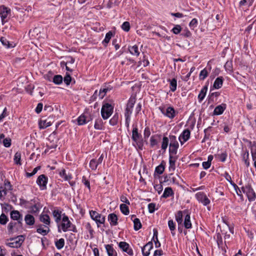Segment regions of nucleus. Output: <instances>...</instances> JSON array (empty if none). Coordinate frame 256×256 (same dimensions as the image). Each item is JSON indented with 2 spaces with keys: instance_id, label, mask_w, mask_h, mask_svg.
<instances>
[{
  "instance_id": "e2e57ef3",
  "label": "nucleus",
  "mask_w": 256,
  "mask_h": 256,
  "mask_svg": "<svg viewBox=\"0 0 256 256\" xmlns=\"http://www.w3.org/2000/svg\"><path fill=\"white\" fill-rule=\"evenodd\" d=\"M64 82L67 86H68L70 84V83L72 81V78H71L70 74H69L67 72L66 73V74L64 78Z\"/></svg>"
},
{
  "instance_id": "052dcab7",
  "label": "nucleus",
  "mask_w": 256,
  "mask_h": 256,
  "mask_svg": "<svg viewBox=\"0 0 256 256\" xmlns=\"http://www.w3.org/2000/svg\"><path fill=\"white\" fill-rule=\"evenodd\" d=\"M2 185L8 192L12 190V186L11 185L10 181L8 180H4V184Z\"/></svg>"
},
{
  "instance_id": "37998d69",
  "label": "nucleus",
  "mask_w": 256,
  "mask_h": 256,
  "mask_svg": "<svg viewBox=\"0 0 256 256\" xmlns=\"http://www.w3.org/2000/svg\"><path fill=\"white\" fill-rule=\"evenodd\" d=\"M120 210L121 212L124 215H128L130 213L129 208L126 204H121L120 205Z\"/></svg>"
},
{
  "instance_id": "20e7f679",
  "label": "nucleus",
  "mask_w": 256,
  "mask_h": 256,
  "mask_svg": "<svg viewBox=\"0 0 256 256\" xmlns=\"http://www.w3.org/2000/svg\"><path fill=\"white\" fill-rule=\"evenodd\" d=\"M242 190L244 194H246L250 202L255 200L256 198V194L250 185L247 184L244 186H242Z\"/></svg>"
},
{
  "instance_id": "c03bdc74",
  "label": "nucleus",
  "mask_w": 256,
  "mask_h": 256,
  "mask_svg": "<svg viewBox=\"0 0 256 256\" xmlns=\"http://www.w3.org/2000/svg\"><path fill=\"white\" fill-rule=\"evenodd\" d=\"M134 230H138L142 228V224L140 222V220L138 218H135L134 220Z\"/></svg>"
},
{
  "instance_id": "7c9ffc66",
  "label": "nucleus",
  "mask_w": 256,
  "mask_h": 256,
  "mask_svg": "<svg viewBox=\"0 0 256 256\" xmlns=\"http://www.w3.org/2000/svg\"><path fill=\"white\" fill-rule=\"evenodd\" d=\"M168 81L170 82V88L171 91L174 92L176 90L177 88V80L176 78H173L172 80H168Z\"/></svg>"
},
{
  "instance_id": "f257e3e1",
  "label": "nucleus",
  "mask_w": 256,
  "mask_h": 256,
  "mask_svg": "<svg viewBox=\"0 0 256 256\" xmlns=\"http://www.w3.org/2000/svg\"><path fill=\"white\" fill-rule=\"evenodd\" d=\"M132 130V140L134 142L133 145L136 146L138 149L142 150L144 145V140L142 134L138 132L136 126L134 127Z\"/></svg>"
},
{
  "instance_id": "c756f323",
  "label": "nucleus",
  "mask_w": 256,
  "mask_h": 256,
  "mask_svg": "<svg viewBox=\"0 0 256 256\" xmlns=\"http://www.w3.org/2000/svg\"><path fill=\"white\" fill-rule=\"evenodd\" d=\"M128 50L132 55L136 56H138L140 54L138 50V48L136 45L130 46L128 47Z\"/></svg>"
},
{
  "instance_id": "de8ad7c7",
  "label": "nucleus",
  "mask_w": 256,
  "mask_h": 256,
  "mask_svg": "<svg viewBox=\"0 0 256 256\" xmlns=\"http://www.w3.org/2000/svg\"><path fill=\"white\" fill-rule=\"evenodd\" d=\"M164 180L165 181L170 180V182H172L173 184H178V182L176 181V178L173 176L172 173L168 175V177L166 176L164 178Z\"/></svg>"
},
{
  "instance_id": "7ed1b4c3",
  "label": "nucleus",
  "mask_w": 256,
  "mask_h": 256,
  "mask_svg": "<svg viewBox=\"0 0 256 256\" xmlns=\"http://www.w3.org/2000/svg\"><path fill=\"white\" fill-rule=\"evenodd\" d=\"M90 214L91 218L96 223L98 228L100 226V224H104L106 220L105 217L97 212L92 210H90Z\"/></svg>"
},
{
  "instance_id": "473e14b6",
  "label": "nucleus",
  "mask_w": 256,
  "mask_h": 256,
  "mask_svg": "<svg viewBox=\"0 0 256 256\" xmlns=\"http://www.w3.org/2000/svg\"><path fill=\"white\" fill-rule=\"evenodd\" d=\"M24 220L26 224L29 226H32L34 223V216L31 214H26L25 216Z\"/></svg>"
},
{
  "instance_id": "0eeeda50",
  "label": "nucleus",
  "mask_w": 256,
  "mask_h": 256,
  "mask_svg": "<svg viewBox=\"0 0 256 256\" xmlns=\"http://www.w3.org/2000/svg\"><path fill=\"white\" fill-rule=\"evenodd\" d=\"M66 62H60V66H62V64H64L66 69L68 71L72 72L73 70L72 67H74L75 60L70 56L66 57Z\"/></svg>"
},
{
  "instance_id": "79ce46f5",
  "label": "nucleus",
  "mask_w": 256,
  "mask_h": 256,
  "mask_svg": "<svg viewBox=\"0 0 256 256\" xmlns=\"http://www.w3.org/2000/svg\"><path fill=\"white\" fill-rule=\"evenodd\" d=\"M55 245L58 250L62 249L64 246V240L61 238L55 242Z\"/></svg>"
},
{
  "instance_id": "ddd939ff",
  "label": "nucleus",
  "mask_w": 256,
  "mask_h": 256,
  "mask_svg": "<svg viewBox=\"0 0 256 256\" xmlns=\"http://www.w3.org/2000/svg\"><path fill=\"white\" fill-rule=\"evenodd\" d=\"M10 13V10L4 6H0V15L2 18V24L6 22L5 19L8 17L9 14Z\"/></svg>"
},
{
  "instance_id": "b1692460",
  "label": "nucleus",
  "mask_w": 256,
  "mask_h": 256,
  "mask_svg": "<svg viewBox=\"0 0 256 256\" xmlns=\"http://www.w3.org/2000/svg\"><path fill=\"white\" fill-rule=\"evenodd\" d=\"M62 212L58 208L52 211V216L57 224H58L62 219Z\"/></svg>"
},
{
  "instance_id": "bb28decb",
  "label": "nucleus",
  "mask_w": 256,
  "mask_h": 256,
  "mask_svg": "<svg viewBox=\"0 0 256 256\" xmlns=\"http://www.w3.org/2000/svg\"><path fill=\"white\" fill-rule=\"evenodd\" d=\"M10 218L14 220H16L18 221L21 220V222H22V216L18 210L12 211L10 212Z\"/></svg>"
},
{
  "instance_id": "774afa93",
  "label": "nucleus",
  "mask_w": 256,
  "mask_h": 256,
  "mask_svg": "<svg viewBox=\"0 0 256 256\" xmlns=\"http://www.w3.org/2000/svg\"><path fill=\"white\" fill-rule=\"evenodd\" d=\"M156 204L154 203H150L148 204V209L150 213H153L155 210Z\"/></svg>"
},
{
  "instance_id": "69168bd1",
  "label": "nucleus",
  "mask_w": 256,
  "mask_h": 256,
  "mask_svg": "<svg viewBox=\"0 0 256 256\" xmlns=\"http://www.w3.org/2000/svg\"><path fill=\"white\" fill-rule=\"evenodd\" d=\"M182 30V28L180 25L177 24L174 26V28L172 29V32L176 34H180V32Z\"/></svg>"
},
{
  "instance_id": "2f4dec72",
  "label": "nucleus",
  "mask_w": 256,
  "mask_h": 256,
  "mask_svg": "<svg viewBox=\"0 0 256 256\" xmlns=\"http://www.w3.org/2000/svg\"><path fill=\"white\" fill-rule=\"evenodd\" d=\"M174 192L172 188L170 187H167L164 189L162 197L164 198H167L171 196H173Z\"/></svg>"
},
{
  "instance_id": "393cba45",
  "label": "nucleus",
  "mask_w": 256,
  "mask_h": 256,
  "mask_svg": "<svg viewBox=\"0 0 256 256\" xmlns=\"http://www.w3.org/2000/svg\"><path fill=\"white\" fill-rule=\"evenodd\" d=\"M184 226L186 229H189L192 228L190 214L188 213V211H187L186 214L184 216Z\"/></svg>"
},
{
  "instance_id": "c85d7f7f",
  "label": "nucleus",
  "mask_w": 256,
  "mask_h": 256,
  "mask_svg": "<svg viewBox=\"0 0 256 256\" xmlns=\"http://www.w3.org/2000/svg\"><path fill=\"white\" fill-rule=\"evenodd\" d=\"M250 147V152L252 156V160L256 159V142H254L252 143L249 142Z\"/></svg>"
},
{
  "instance_id": "a18cd8bd",
  "label": "nucleus",
  "mask_w": 256,
  "mask_h": 256,
  "mask_svg": "<svg viewBox=\"0 0 256 256\" xmlns=\"http://www.w3.org/2000/svg\"><path fill=\"white\" fill-rule=\"evenodd\" d=\"M162 162L159 166H156L155 169V173L158 174H162L164 170V165L163 164Z\"/></svg>"
},
{
  "instance_id": "5fc2aeb1",
  "label": "nucleus",
  "mask_w": 256,
  "mask_h": 256,
  "mask_svg": "<svg viewBox=\"0 0 256 256\" xmlns=\"http://www.w3.org/2000/svg\"><path fill=\"white\" fill-rule=\"evenodd\" d=\"M109 90L108 88H100L98 92V96L100 99H102L106 92Z\"/></svg>"
},
{
  "instance_id": "4d7b16f0",
  "label": "nucleus",
  "mask_w": 256,
  "mask_h": 256,
  "mask_svg": "<svg viewBox=\"0 0 256 256\" xmlns=\"http://www.w3.org/2000/svg\"><path fill=\"white\" fill-rule=\"evenodd\" d=\"M99 164L97 162L96 159H92L90 162V166L92 170H96Z\"/></svg>"
},
{
  "instance_id": "423d86ee",
  "label": "nucleus",
  "mask_w": 256,
  "mask_h": 256,
  "mask_svg": "<svg viewBox=\"0 0 256 256\" xmlns=\"http://www.w3.org/2000/svg\"><path fill=\"white\" fill-rule=\"evenodd\" d=\"M136 102L135 98H130L128 101L126 108L124 116L125 117H130V115L132 112L134 104Z\"/></svg>"
},
{
  "instance_id": "6e6552de",
  "label": "nucleus",
  "mask_w": 256,
  "mask_h": 256,
  "mask_svg": "<svg viewBox=\"0 0 256 256\" xmlns=\"http://www.w3.org/2000/svg\"><path fill=\"white\" fill-rule=\"evenodd\" d=\"M159 110L164 115L172 119L176 116V111L172 107H168L166 108V111H165L164 107L160 106Z\"/></svg>"
},
{
  "instance_id": "39448f33",
  "label": "nucleus",
  "mask_w": 256,
  "mask_h": 256,
  "mask_svg": "<svg viewBox=\"0 0 256 256\" xmlns=\"http://www.w3.org/2000/svg\"><path fill=\"white\" fill-rule=\"evenodd\" d=\"M10 240L13 242L8 243L7 246L10 248H18L24 242L23 236H19L17 238H11Z\"/></svg>"
},
{
  "instance_id": "c9c22d12",
  "label": "nucleus",
  "mask_w": 256,
  "mask_h": 256,
  "mask_svg": "<svg viewBox=\"0 0 256 256\" xmlns=\"http://www.w3.org/2000/svg\"><path fill=\"white\" fill-rule=\"evenodd\" d=\"M168 226L170 230L172 235L174 236L176 235V224L172 220H169L168 221Z\"/></svg>"
},
{
  "instance_id": "09e8293b",
  "label": "nucleus",
  "mask_w": 256,
  "mask_h": 256,
  "mask_svg": "<svg viewBox=\"0 0 256 256\" xmlns=\"http://www.w3.org/2000/svg\"><path fill=\"white\" fill-rule=\"evenodd\" d=\"M169 144V139L166 136H164L162 138V149L166 150Z\"/></svg>"
},
{
  "instance_id": "f03ea898",
  "label": "nucleus",
  "mask_w": 256,
  "mask_h": 256,
  "mask_svg": "<svg viewBox=\"0 0 256 256\" xmlns=\"http://www.w3.org/2000/svg\"><path fill=\"white\" fill-rule=\"evenodd\" d=\"M114 107L113 106L108 104L105 103L102 105L101 110V114L102 118L104 120L108 119L112 114L113 112Z\"/></svg>"
},
{
  "instance_id": "e433bc0d",
  "label": "nucleus",
  "mask_w": 256,
  "mask_h": 256,
  "mask_svg": "<svg viewBox=\"0 0 256 256\" xmlns=\"http://www.w3.org/2000/svg\"><path fill=\"white\" fill-rule=\"evenodd\" d=\"M112 36L113 32L112 31H109L108 33H106L105 38L102 41V44L104 46H107L108 44L110 42V40Z\"/></svg>"
},
{
  "instance_id": "f3484780",
  "label": "nucleus",
  "mask_w": 256,
  "mask_h": 256,
  "mask_svg": "<svg viewBox=\"0 0 256 256\" xmlns=\"http://www.w3.org/2000/svg\"><path fill=\"white\" fill-rule=\"evenodd\" d=\"M22 224L21 220L18 221L17 222H10L8 226V230L10 232H12L14 228H16V230H18L20 228H22Z\"/></svg>"
},
{
  "instance_id": "bf43d9fd",
  "label": "nucleus",
  "mask_w": 256,
  "mask_h": 256,
  "mask_svg": "<svg viewBox=\"0 0 256 256\" xmlns=\"http://www.w3.org/2000/svg\"><path fill=\"white\" fill-rule=\"evenodd\" d=\"M8 219L6 216L4 214V213H2L1 215L0 216V224H6Z\"/></svg>"
},
{
  "instance_id": "dca6fc26",
  "label": "nucleus",
  "mask_w": 256,
  "mask_h": 256,
  "mask_svg": "<svg viewBox=\"0 0 256 256\" xmlns=\"http://www.w3.org/2000/svg\"><path fill=\"white\" fill-rule=\"evenodd\" d=\"M153 248V244L152 242H148L142 248V251L144 256H148L150 250Z\"/></svg>"
},
{
  "instance_id": "6e6d98bb",
  "label": "nucleus",
  "mask_w": 256,
  "mask_h": 256,
  "mask_svg": "<svg viewBox=\"0 0 256 256\" xmlns=\"http://www.w3.org/2000/svg\"><path fill=\"white\" fill-rule=\"evenodd\" d=\"M178 148V146H175V147H173V146H170V148H169L170 156H175L174 155H176Z\"/></svg>"
},
{
  "instance_id": "58836bf2",
  "label": "nucleus",
  "mask_w": 256,
  "mask_h": 256,
  "mask_svg": "<svg viewBox=\"0 0 256 256\" xmlns=\"http://www.w3.org/2000/svg\"><path fill=\"white\" fill-rule=\"evenodd\" d=\"M103 122L100 118H97L95 121L94 127L96 130H102L103 128Z\"/></svg>"
},
{
  "instance_id": "13d9d810",
  "label": "nucleus",
  "mask_w": 256,
  "mask_h": 256,
  "mask_svg": "<svg viewBox=\"0 0 256 256\" xmlns=\"http://www.w3.org/2000/svg\"><path fill=\"white\" fill-rule=\"evenodd\" d=\"M118 116L116 114H114L113 117L110 120V124L112 126H115L118 124Z\"/></svg>"
},
{
  "instance_id": "2eb2a0df",
  "label": "nucleus",
  "mask_w": 256,
  "mask_h": 256,
  "mask_svg": "<svg viewBox=\"0 0 256 256\" xmlns=\"http://www.w3.org/2000/svg\"><path fill=\"white\" fill-rule=\"evenodd\" d=\"M118 246L124 252H126L130 256L133 255V250L130 248L129 244L124 242H121L119 243Z\"/></svg>"
},
{
  "instance_id": "412c9836",
  "label": "nucleus",
  "mask_w": 256,
  "mask_h": 256,
  "mask_svg": "<svg viewBox=\"0 0 256 256\" xmlns=\"http://www.w3.org/2000/svg\"><path fill=\"white\" fill-rule=\"evenodd\" d=\"M178 158L177 156H169V168L170 172H173L176 169L175 163Z\"/></svg>"
},
{
  "instance_id": "49530a36",
  "label": "nucleus",
  "mask_w": 256,
  "mask_h": 256,
  "mask_svg": "<svg viewBox=\"0 0 256 256\" xmlns=\"http://www.w3.org/2000/svg\"><path fill=\"white\" fill-rule=\"evenodd\" d=\"M8 191L4 188L3 185L0 186V199L4 200L7 194Z\"/></svg>"
},
{
  "instance_id": "3c124183",
  "label": "nucleus",
  "mask_w": 256,
  "mask_h": 256,
  "mask_svg": "<svg viewBox=\"0 0 256 256\" xmlns=\"http://www.w3.org/2000/svg\"><path fill=\"white\" fill-rule=\"evenodd\" d=\"M249 158V153L248 150H246L242 156V160L244 162V163L247 167L250 166V162L248 160Z\"/></svg>"
},
{
  "instance_id": "aec40b11",
  "label": "nucleus",
  "mask_w": 256,
  "mask_h": 256,
  "mask_svg": "<svg viewBox=\"0 0 256 256\" xmlns=\"http://www.w3.org/2000/svg\"><path fill=\"white\" fill-rule=\"evenodd\" d=\"M108 220L110 222V224L112 226H116L118 225V218L116 214L114 213H112L108 215Z\"/></svg>"
},
{
  "instance_id": "8fccbe9b",
  "label": "nucleus",
  "mask_w": 256,
  "mask_h": 256,
  "mask_svg": "<svg viewBox=\"0 0 256 256\" xmlns=\"http://www.w3.org/2000/svg\"><path fill=\"white\" fill-rule=\"evenodd\" d=\"M46 228V229H44V228H42L40 226V228H37L36 232L43 236H46L48 233V232L50 230L48 227Z\"/></svg>"
},
{
  "instance_id": "6ab92c4d",
  "label": "nucleus",
  "mask_w": 256,
  "mask_h": 256,
  "mask_svg": "<svg viewBox=\"0 0 256 256\" xmlns=\"http://www.w3.org/2000/svg\"><path fill=\"white\" fill-rule=\"evenodd\" d=\"M226 108V104H222L214 108L213 115L218 116L222 114Z\"/></svg>"
},
{
  "instance_id": "f704fd0d",
  "label": "nucleus",
  "mask_w": 256,
  "mask_h": 256,
  "mask_svg": "<svg viewBox=\"0 0 256 256\" xmlns=\"http://www.w3.org/2000/svg\"><path fill=\"white\" fill-rule=\"evenodd\" d=\"M48 119L49 118L46 119V120H41L39 122V126H40V128H45L51 126V124H52L50 120H49Z\"/></svg>"
},
{
  "instance_id": "0e129e2a",
  "label": "nucleus",
  "mask_w": 256,
  "mask_h": 256,
  "mask_svg": "<svg viewBox=\"0 0 256 256\" xmlns=\"http://www.w3.org/2000/svg\"><path fill=\"white\" fill-rule=\"evenodd\" d=\"M138 66L142 65L144 67L149 64V62L148 59L146 58V56H144L143 59L138 62Z\"/></svg>"
},
{
  "instance_id": "9d476101",
  "label": "nucleus",
  "mask_w": 256,
  "mask_h": 256,
  "mask_svg": "<svg viewBox=\"0 0 256 256\" xmlns=\"http://www.w3.org/2000/svg\"><path fill=\"white\" fill-rule=\"evenodd\" d=\"M72 224V223L69 220L68 216L64 214L62 218V222L60 224L62 231L64 232H67L69 228H71Z\"/></svg>"
},
{
  "instance_id": "1a4fd4ad",
  "label": "nucleus",
  "mask_w": 256,
  "mask_h": 256,
  "mask_svg": "<svg viewBox=\"0 0 256 256\" xmlns=\"http://www.w3.org/2000/svg\"><path fill=\"white\" fill-rule=\"evenodd\" d=\"M48 180V178L44 174H40L38 178L36 183L40 186L41 190H45L46 189Z\"/></svg>"
},
{
  "instance_id": "ea45409f",
  "label": "nucleus",
  "mask_w": 256,
  "mask_h": 256,
  "mask_svg": "<svg viewBox=\"0 0 256 256\" xmlns=\"http://www.w3.org/2000/svg\"><path fill=\"white\" fill-rule=\"evenodd\" d=\"M170 146L175 147V146H178V143L176 140V138L175 136L170 135Z\"/></svg>"
},
{
  "instance_id": "864d4df0",
  "label": "nucleus",
  "mask_w": 256,
  "mask_h": 256,
  "mask_svg": "<svg viewBox=\"0 0 256 256\" xmlns=\"http://www.w3.org/2000/svg\"><path fill=\"white\" fill-rule=\"evenodd\" d=\"M208 70L206 68H204L200 72L199 75L200 80H204L208 76Z\"/></svg>"
},
{
  "instance_id": "338daca9",
  "label": "nucleus",
  "mask_w": 256,
  "mask_h": 256,
  "mask_svg": "<svg viewBox=\"0 0 256 256\" xmlns=\"http://www.w3.org/2000/svg\"><path fill=\"white\" fill-rule=\"evenodd\" d=\"M150 135V130L149 127L147 126L144 128V138L146 140Z\"/></svg>"
},
{
  "instance_id": "5701e85b",
  "label": "nucleus",
  "mask_w": 256,
  "mask_h": 256,
  "mask_svg": "<svg viewBox=\"0 0 256 256\" xmlns=\"http://www.w3.org/2000/svg\"><path fill=\"white\" fill-rule=\"evenodd\" d=\"M188 210H185L184 211L179 210L176 214V220L178 223V224H182L183 222V217L186 214Z\"/></svg>"
},
{
  "instance_id": "680f3d73",
  "label": "nucleus",
  "mask_w": 256,
  "mask_h": 256,
  "mask_svg": "<svg viewBox=\"0 0 256 256\" xmlns=\"http://www.w3.org/2000/svg\"><path fill=\"white\" fill-rule=\"evenodd\" d=\"M122 28L125 32H128L130 30V24L128 22H124L121 26Z\"/></svg>"
},
{
  "instance_id": "a878e982",
  "label": "nucleus",
  "mask_w": 256,
  "mask_h": 256,
  "mask_svg": "<svg viewBox=\"0 0 256 256\" xmlns=\"http://www.w3.org/2000/svg\"><path fill=\"white\" fill-rule=\"evenodd\" d=\"M105 248L108 256H117V252L114 250L112 244H106Z\"/></svg>"
},
{
  "instance_id": "a19ab883",
  "label": "nucleus",
  "mask_w": 256,
  "mask_h": 256,
  "mask_svg": "<svg viewBox=\"0 0 256 256\" xmlns=\"http://www.w3.org/2000/svg\"><path fill=\"white\" fill-rule=\"evenodd\" d=\"M63 78L61 75L54 76L52 78V82L56 84H60L62 83Z\"/></svg>"
},
{
  "instance_id": "4be33fe9",
  "label": "nucleus",
  "mask_w": 256,
  "mask_h": 256,
  "mask_svg": "<svg viewBox=\"0 0 256 256\" xmlns=\"http://www.w3.org/2000/svg\"><path fill=\"white\" fill-rule=\"evenodd\" d=\"M161 138V135L155 134L153 135L150 137V146L151 147L154 148L156 146L158 145V142Z\"/></svg>"
},
{
  "instance_id": "603ef678",
  "label": "nucleus",
  "mask_w": 256,
  "mask_h": 256,
  "mask_svg": "<svg viewBox=\"0 0 256 256\" xmlns=\"http://www.w3.org/2000/svg\"><path fill=\"white\" fill-rule=\"evenodd\" d=\"M14 162L16 164L21 165L22 164L20 162L21 160V154L20 152H16L14 156Z\"/></svg>"
},
{
  "instance_id": "a211bd4d",
  "label": "nucleus",
  "mask_w": 256,
  "mask_h": 256,
  "mask_svg": "<svg viewBox=\"0 0 256 256\" xmlns=\"http://www.w3.org/2000/svg\"><path fill=\"white\" fill-rule=\"evenodd\" d=\"M40 220L41 222L44 224V227L48 228L50 224V219L49 216L47 214H42L40 216Z\"/></svg>"
},
{
  "instance_id": "4468645a",
  "label": "nucleus",
  "mask_w": 256,
  "mask_h": 256,
  "mask_svg": "<svg viewBox=\"0 0 256 256\" xmlns=\"http://www.w3.org/2000/svg\"><path fill=\"white\" fill-rule=\"evenodd\" d=\"M190 134V132L188 129H186L183 131L178 138L181 144H183L189 139Z\"/></svg>"
},
{
  "instance_id": "9b49d317",
  "label": "nucleus",
  "mask_w": 256,
  "mask_h": 256,
  "mask_svg": "<svg viewBox=\"0 0 256 256\" xmlns=\"http://www.w3.org/2000/svg\"><path fill=\"white\" fill-rule=\"evenodd\" d=\"M196 197L198 200L202 203L204 206H207L210 203V200L203 192H198L196 194Z\"/></svg>"
},
{
  "instance_id": "f8f14e48",
  "label": "nucleus",
  "mask_w": 256,
  "mask_h": 256,
  "mask_svg": "<svg viewBox=\"0 0 256 256\" xmlns=\"http://www.w3.org/2000/svg\"><path fill=\"white\" fill-rule=\"evenodd\" d=\"M92 120V116L88 114H83L78 118V125H83Z\"/></svg>"
},
{
  "instance_id": "72a5a7b5",
  "label": "nucleus",
  "mask_w": 256,
  "mask_h": 256,
  "mask_svg": "<svg viewBox=\"0 0 256 256\" xmlns=\"http://www.w3.org/2000/svg\"><path fill=\"white\" fill-rule=\"evenodd\" d=\"M208 90V86H204L200 90L198 96V99L199 102H201L204 98Z\"/></svg>"
},
{
  "instance_id": "cd10ccee",
  "label": "nucleus",
  "mask_w": 256,
  "mask_h": 256,
  "mask_svg": "<svg viewBox=\"0 0 256 256\" xmlns=\"http://www.w3.org/2000/svg\"><path fill=\"white\" fill-rule=\"evenodd\" d=\"M223 81L224 78L222 76L217 78L214 82V88L216 89L220 88L222 86Z\"/></svg>"
},
{
  "instance_id": "4c0bfd02",
  "label": "nucleus",
  "mask_w": 256,
  "mask_h": 256,
  "mask_svg": "<svg viewBox=\"0 0 256 256\" xmlns=\"http://www.w3.org/2000/svg\"><path fill=\"white\" fill-rule=\"evenodd\" d=\"M60 176L63 178L65 180H68L72 178V176L70 174H66L64 169H62L59 172Z\"/></svg>"
}]
</instances>
